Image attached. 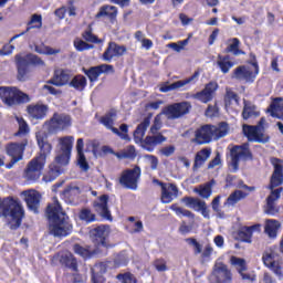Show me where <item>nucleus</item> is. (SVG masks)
<instances>
[{"label":"nucleus","mask_w":283,"mask_h":283,"mask_svg":"<svg viewBox=\"0 0 283 283\" xmlns=\"http://www.w3.org/2000/svg\"><path fill=\"white\" fill-rule=\"evenodd\" d=\"M91 240L96 247L94 253H98L101 249H105L104 254L107 255V249H109V226H97L90 231Z\"/></svg>","instance_id":"obj_6"},{"label":"nucleus","mask_w":283,"mask_h":283,"mask_svg":"<svg viewBox=\"0 0 283 283\" xmlns=\"http://www.w3.org/2000/svg\"><path fill=\"white\" fill-rule=\"evenodd\" d=\"M151 125V117L147 116L144 120L136 127L134 132L135 143H143V138H145V133L147 128Z\"/></svg>","instance_id":"obj_34"},{"label":"nucleus","mask_w":283,"mask_h":283,"mask_svg":"<svg viewBox=\"0 0 283 283\" xmlns=\"http://www.w3.org/2000/svg\"><path fill=\"white\" fill-rule=\"evenodd\" d=\"M70 71L67 70H56L54 72L53 78L49 80V85H55V87H63V85H70Z\"/></svg>","instance_id":"obj_24"},{"label":"nucleus","mask_w":283,"mask_h":283,"mask_svg":"<svg viewBox=\"0 0 283 283\" xmlns=\"http://www.w3.org/2000/svg\"><path fill=\"white\" fill-rule=\"evenodd\" d=\"M109 195H102L97 201H94L93 207L96 213L103 218V220H107L112 222L114 217H112V211H109Z\"/></svg>","instance_id":"obj_14"},{"label":"nucleus","mask_w":283,"mask_h":283,"mask_svg":"<svg viewBox=\"0 0 283 283\" xmlns=\"http://www.w3.org/2000/svg\"><path fill=\"white\" fill-rule=\"evenodd\" d=\"M230 264L234 266L238 273H244L247 271V260L238 256H231Z\"/></svg>","instance_id":"obj_44"},{"label":"nucleus","mask_w":283,"mask_h":283,"mask_svg":"<svg viewBox=\"0 0 283 283\" xmlns=\"http://www.w3.org/2000/svg\"><path fill=\"white\" fill-rule=\"evenodd\" d=\"M217 65H218V67H220L222 74H229L231 67H233V65H235V63H233V62H222V61L218 60Z\"/></svg>","instance_id":"obj_63"},{"label":"nucleus","mask_w":283,"mask_h":283,"mask_svg":"<svg viewBox=\"0 0 283 283\" xmlns=\"http://www.w3.org/2000/svg\"><path fill=\"white\" fill-rule=\"evenodd\" d=\"M210 283H231L233 275L231 270L224 263H216L212 268V273L209 276Z\"/></svg>","instance_id":"obj_12"},{"label":"nucleus","mask_w":283,"mask_h":283,"mask_svg":"<svg viewBox=\"0 0 283 283\" xmlns=\"http://www.w3.org/2000/svg\"><path fill=\"white\" fill-rule=\"evenodd\" d=\"M118 15V8L115 6L104 4L99 8V11L96 13L95 19H103V17H107L109 21L116 20Z\"/></svg>","instance_id":"obj_32"},{"label":"nucleus","mask_w":283,"mask_h":283,"mask_svg":"<svg viewBox=\"0 0 283 283\" xmlns=\"http://www.w3.org/2000/svg\"><path fill=\"white\" fill-rule=\"evenodd\" d=\"M0 218H10L9 227L12 231H17L25 218V210L21 202L12 197L0 198Z\"/></svg>","instance_id":"obj_2"},{"label":"nucleus","mask_w":283,"mask_h":283,"mask_svg":"<svg viewBox=\"0 0 283 283\" xmlns=\"http://www.w3.org/2000/svg\"><path fill=\"white\" fill-rule=\"evenodd\" d=\"M140 166H135L132 169L123 171L119 178V184L126 189H133V191H136L138 189V180H140Z\"/></svg>","instance_id":"obj_10"},{"label":"nucleus","mask_w":283,"mask_h":283,"mask_svg":"<svg viewBox=\"0 0 283 283\" xmlns=\"http://www.w3.org/2000/svg\"><path fill=\"white\" fill-rule=\"evenodd\" d=\"M129 262V256H127V252H119L115 259H114V264L115 266H127Z\"/></svg>","instance_id":"obj_54"},{"label":"nucleus","mask_w":283,"mask_h":283,"mask_svg":"<svg viewBox=\"0 0 283 283\" xmlns=\"http://www.w3.org/2000/svg\"><path fill=\"white\" fill-rule=\"evenodd\" d=\"M127 52V48L125 45H118L116 42H109L107 49L103 53V60L107 63H112V59L120 57L123 54Z\"/></svg>","instance_id":"obj_22"},{"label":"nucleus","mask_w":283,"mask_h":283,"mask_svg":"<svg viewBox=\"0 0 283 283\" xmlns=\"http://www.w3.org/2000/svg\"><path fill=\"white\" fill-rule=\"evenodd\" d=\"M45 125H49V132L51 133L67 129L72 125V117L65 113H54L52 118L45 122Z\"/></svg>","instance_id":"obj_13"},{"label":"nucleus","mask_w":283,"mask_h":283,"mask_svg":"<svg viewBox=\"0 0 283 283\" xmlns=\"http://www.w3.org/2000/svg\"><path fill=\"white\" fill-rule=\"evenodd\" d=\"M167 142V137H165L163 134H158L155 136H147L144 139L145 145H155V147L157 145H161V143Z\"/></svg>","instance_id":"obj_48"},{"label":"nucleus","mask_w":283,"mask_h":283,"mask_svg":"<svg viewBox=\"0 0 283 283\" xmlns=\"http://www.w3.org/2000/svg\"><path fill=\"white\" fill-rule=\"evenodd\" d=\"M258 116H260V111H258V106L244 99L242 111L243 120H249V118H258Z\"/></svg>","instance_id":"obj_33"},{"label":"nucleus","mask_w":283,"mask_h":283,"mask_svg":"<svg viewBox=\"0 0 283 283\" xmlns=\"http://www.w3.org/2000/svg\"><path fill=\"white\" fill-rule=\"evenodd\" d=\"M218 82L211 81L208 84H206L202 91L197 92L195 95H192V98H196L201 103H210V101H213V94L218 92Z\"/></svg>","instance_id":"obj_18"},{"label":"nucleus","mask_w":283,"mask_h":283,"mask_svg":"<svg viewBox=\"0 0 283 283\" xmlns=\"http://www.w3.org/2000/svg\"><path fill=\"white\" fill-rule=\"evenodd\" d=\"M253 231H260V224H254L251 227H241L237 233V239L240 240V242H247L248 244H251L253 238Z\"/></svg>","instance_id":"obj_28"},{"label":"nucleus","mask_w":283,"mask_h":283,"mask_svg":"<svg viewBox=\"0 0 283 283\" xmlns=\"http://www.w3.org/2000/svg\"><path fill=\"white\" fill-rule=\"evenodd\" d=\"M62 174L61 166L51 165L50 170L46 176L43 177V180L45 182H53V180H56L59 176Z\"/></svg>","instance_id":"obj_43"},{"label":"nucleus","mask_w":283,"mask_h":283,"mask_svg":"<svg viewBox=\"0 0 283 283\" xmlns=\"http://www.w3.org/2000/svg\"><path fill=\"white\" fill-rule=\"evenodd\" d=\"M230 168L232 174H238L240 170V160H253V153H251V148H249V143H244L242 145H235L230 149Z\"/></svg>","instance_id":"obj_5"},{"label":"nucleus","mask_w":283,"mask_h":283,"mask_svg":"<svg viewBox=\"0 0 283 283\" xmlns=\"http://www.w3.org/2000/svg\"><path fill=\"white\" fill-rule=\"evenodd\" d=\"M232 78L245 81V83H253L255 81V74L249 67L241 65L233 71Z\"/></svg>","instance_id":"obj_25"},{"label":"nucleus","mask_w":283,"mask_h":283,"mask_svg":"<svg viewBox=\"0 0 283 283\" xmlns=\"http://www.w3.org/2000/svg\"><path fill=\"white\" fill-rule=\"evenodd\" d=\"M59 145L60 150L57 151V155L55 157V163L61 167H66V165H70V158H72V147L74 145V137H62L60 138Z\"/></svg>","instance_id":"obj_7"},{"label":"nucleus","mask_w":283,"mask_h":283,"mask_svg":"<svg viewBox=\"0 0 283 283\" xmlns=\"http://www.w3.org/2000/svg\"><path fill=\"white\" fill-rule=\"evenodd\" d=\"M0 98L7 107L25 105L31 101L30 95L17 88V86H0Z\"/></svg>","instance_id":"obj_4"},{"label":"nucleus","mask_w":283,"mask_h":283,"mask_svg":"<svg viewBox=\"0 0 283 283\" xmlns=\"http://www.w3.org/2000/svg\"><path fill=\"white\" fill-rule=\"evenodd\" d=\"M249 197V192H244L242 190H234L223 203V207H235L240 200H244V198Z\"/></svg>","instance_id":"obj_35"},{"label":"nucleus","mask_w":283,"mask_h":283,"mask_svg":"<svg viewBox=\"0 0 283 283\" xmlns=\"http://www.w3.org/2000/svg\"><path fill=\"white\" fill-rule=\"evenodd\" d=\"M27 112L31 118L35 120H43L45 116H48V105L36 104V105H29L27 107Z\"/></svg>","instance_id":"obj_30"},{"label":"nucleus","mask_w":283,"mask_h":283,"mask_svg":"<svg viewBox=\"0 0 283 283\" xmlns=\"http://www.w3.org/2000/svg\"><path fill=\"white\" fill-rule=\"evenodd\" d=\"M282 191L283 188H277L272 190L270 196H268L266 203L263 207V211L266 216H277V213H280V208L275 206V202L282 198Z\"/></svg>","instance_id":"obj_17"},{"label":"nucleus","mask_w":283,"mask_h":283,"mask_svg":"<svg viewBox=\"0 0 283 283\" xmlns=\"http://www.w3.org/2000/svg\"><path fill=\"white\" fill-rule=\"evenodd\" d=\"M209 158H211V148H203L195 156V163L192 166L193 171H198L202 165H205Z\"/></svg>","instance_id":"obj_31"},{"label":"nucleus","mask_w":283,"mask_h":283,"mask_svg":"<svg viewBox=\"0 0 283 283\" xmlns=\"http://www.w3.org/2000/svg\"><path fill=\"white\" fill-rule=\"evenodd\" d=\"M36 143L40 148V155L34 159L45 165L48 156L52 154V144L48 143V136L41 134L36 135Z\"/></svg>","instance_id":"obj_20"},{"label":"nucleus","mask_w":283,"mask_h":283,"mask_svg":"<svg viewBox=\"0 0 283 283\" xmlns=\"http://www.w3.org/2000/svg\"><path fill=\"white\" fill-rule=\"evenodd\" d=\"M212 134L217 140L224 138L229 134V124L227 122H220L217 126L212 125Z\"/></svg>","instance_id":"obj_40"},{"label":"nucleus","mask_w":283,"mask_h":283,"mask_svg":"<svg viewBox=\"0 0 283 283\" xmlns=\"http://www.w3.org/2000/svg\"><path fill=\"white\" fill-rule=\"evenodd\" d=\"M117 280H119L122 283H138L136 276H134L132 273L118 274Z\"/></svg>","instance_id":"obj_62"},{"label":"nucleus","mask_w":283,"mask_h":283,"mask_svg":"<svg viewBox=\"0 0 283 283\" xmlns=\"http://www.w3.org/2000/svg\"><path fill=\"white\" fill-rule=\"evenodd\" d=\"M243 134L248 138L249 143L266 145V143L271 142V136L264 134V130H255V133H252L251 129H243Z\"/></svg>","instance_id":"obj_26"},{"label":"nucleus","mask_w":283,"mask_h":283,"mask_svg":"<svg viewBox=\"0 0 283 283\" xmlns=\"http://www.w3.org/2000/svg\"><path fill=\"white\" fill-rule=\"evenodd\" d=\"M61 264L66 266V269H71L72 271H78V263L76 262V258H74V254L66 252L61 255L60 258Z\"/></svg>","instance_id":"obj_37"},{"label":"nucleus","mask_w":283,"mask_h":283,"mask_svg":"<svg viewBox=\"0 0 283 283\" xmlns=\"http://www.w3.org/2000/svg\"><path fill=\"white\" fill-rule=\"evenodd\" d=\"M74 252L77 254V255H81L82 258H92V253L90 252V250L81 247L80 244H75L74 245Z\"/></svg>","instance_id":"obj_64"},{"label":"nucleus","mask_w":283,"mask_h":283,"mask_svg":"<svg viewBox=\"0 0 283 283\" xmlns=\"http://www.w3.org/2000/svg\"><path fill=\"white\" fill-rule=\"evenodd\" d=\"M61 196L65 202H69V205H74L75 200H77L78 196H81V188L74 184H70L61 192Z\"/></svg>","instance_id":"obj_27"},{"label":"nucleus","mask_w":283,"mask_h":283,"mask_svg":"<svg viewBox=\"0 0 283 283\" xmlns=\"http://www.w3.org/2000/svg\"><path fill=\"white\" fill-rule=\"evenodd\" d=\"M80 220L90 224V222H96V214L92 213V210L84 208L80 212Z\"/></svg>","instance_id":"obj_52"},{"label":"nucleus","mask_w":283,"mask_h":283,"mask_svg":"<svg viewBox=\"0 0 283 283\" xmlns=\"http://www.w3.org/2000/svg\"><path fill=\"white\" fill-rule=\"evenodd\" d=\"M170 209L171 211H175L176 216H184L185 218H190V220H193L196 218V214L193 212L185 208L178 207V203H172L170 206Z\"/></svg>","instance_id":"obj_45"},{"label":"nucleus","mask_w":283,"mask_h":283,"mask_svg":"<svg viewBox=\"0 0 283 283\" xmlns=\"http://www.w3.org/2000/svg\"><path fill=\"white\" fill-rule=\"evenodd\" d=\"M91 271L92 275H105L107 273V264L103 262L96 263Z\"/></svg>","instance_id":"obj_60"},{"label":"nucleus","mask_w":283,"mask_h":283,"mask_svg":"<svg viewBox=\"0 0 283 283\" xmlns=\"http://www.w3.org/2000/svg\"><path fill=\"white\" fill-rule=\"evenodd\" d=\"M35 52L38 53V54H48L49 56H52V55H54V54H59V50H56V49H52V48H50V46H46V45H43V44H41V45H35Z\"/></svg>","instance_id":"obj_53"},{"label":"nucleus","mask_w":283,"mask_h":283,"mask_svg":"<svg viewBox=\"0 0 283 283\" xmlns=\"http://www.w3.org/2000/svg\"><path fill=\"white\" fill-rule=\"evenodd\" d=\"M193 191L205 200H209V198H211V195L213 193V190L206 185H201L199 186V188H195Z\"/></svg>","instance_id":"obj_50"},{"label":"nucleus","mask_w":283,"mask_h":283,"mask_svg":"<svg viewBox=\"0 0 283 283\" xmlns=\"http://www.w3.org/2000/svg\"><path fill=\"white\" fill-rule=\"evenodd\" d=\"M15 120L19 125V130L14 134V136H25V134L30 133V127L28 126V122H25L23 117H15Z\"/></svg>","instance_id":"obj_49"},{"label":"nucleus","mask_w":283,"mask_h":283,"mask_svg":"<svg viewBox=\"0 0 283 283\" xmlns=\"http://www.w3.org/2000/svg\"><path fill=\"white\" fill-rule=\"evenodd\" d=\"M231 44L226 48L227 54L232 53L234 56L244 54V51L240 50V39L233 38L230 40Z\"/></svg>","instance_id":"obj_41"},{"label":"nucleus","mask_w":283,"mask_h":283,"mask_svg":"<svg viewBox=\"0 0 283 283\" xmlns=\"http://www.w3.org/2000/svg\"><path fill=\"white\" fill-rule=\"evenodd\" d=\"M119 159L136 158V148L129 146L125 151L115 154Z\"/></svg>","instance_id":"obj_58"},{"label":"nucleus","mask_w":283,"mask_h":283,"mask_svg":"<svg viewBox=\"0 0 283 283\" xmlns=\"http://www.w3.org/2000/svg\"><path fill=\"white\" fill-rule=\"evenodd\" d=\"M27 207L33 213H39V207H41V195L36 190H25L21 193Z\"/></svg>","instance_id":"obj_19"},{"label":"nucleus","mask_w":283,"mask_h":283,"mask_svg":"<svg viewBox=\"0 0 283 283\" xmlns=\"http://www.w3.org/2000/svg\"><path fill=\"white\" fill-rule=\"evenodd\" d=\"M32 65H45V62L39 55L29 53L27 55H15L17 80L20 83L30 81L32 74Z\"/></svg>","instance_id":"obj_3"},{"label":"nucleus","mask_w":283,"mask_h":283,"mask_svg":"<svg viewBox=\"0 0 283 283\" xmlns=\"http://www.w3.org/2000/svg\"><path fill=\"white\" fill-rule=\"evenodd\" d=\"M174 200V193L169 191L168 187L166 186L164 189H161V202L164 205H169Z\"/></svg>","instance_id":"obj_61"},{"label":"nucleus","mask_w":283,"mask_h":283,"mask_svg":"<svg viewBox=\"0 0 283 283\" xmlns=\"http://www.w3.org/2000/svg\"><path fill=\"white\" fill-rule=\"evenodd\" d=\"M84 147L85 143L83 142V138H78L76 142L77 165L82 171H90V164L87 163L85 153H83Z\"/></svg>","instance_id":"obj_29"},{"label":"nucleus","mask_w":283,"mask_h":283,"mask_svg":"<svg viewBox=\"0 0 283 283\" xmlns=\"http://www.w3.org/2000/svg\"><path fill=\"white\" fill-rule=\"evenodd\" d=\"M25 147H28V139H23L20 143H10L6 146L7 156L11 158L10 163L7 164V169H12L17 163L23 160Z\"/></svg>","instance_id":"obj_8"},{"label":"nucleus","mask_w":283,"mask_h":283,"mask_svg":"<svg viewBox=\"0 0 283 283\" xmlns=\"http://www.w3.org/2000/svg\"><path fill=\"white\" fill-rule=\"evenodd\" d=\"M83 72L85 75H87L91 83H96V81H98V76H101V70L98 66H92L88 70L83 69Z\"/></svg>","instance_id":"obj_46"},{"label":"nucleus","mask_w":283,"mask_h":283,"mask_svg":"<svg viewBox=\"0 0 283 283\" xmlns=\"http://www.w3.org/2000/svg\"><path fill=\"white\" fill-rule=\"evenodd\" d=\"M116 118H118V111L116 108H111L99 118L98 122L101 125H104L107 129L113 132V134L118 136L122 140H130L129 135L123 134L118 128L114 127Z\"/></svg>","instance_id":"obj_11"},{"label":"nucleus","mask_w":283,"mask_h":283,"mask_svg":"<svg viewBox=\"0 0 283 283\" xmlns=\"http://www.w3.org/2000/svg\"><path fill=\"white\" fill-rule=\"evenodd\" d=\"M186 242H187V244H189V247H193L195 255H200V253H202V244H200V242H198V240H196L193 238H187Z\"/></svg>","instance_id":"obj_55"},{"label":"nucleus","mask_w":283,"mask_h":283,"mask_svg":"<svg viewBox=\"0 0 283 283\" xmlns=\"http://www.w3.org/2000/svg\"><path fill=\"white\" fill-rule=\"evenodd\" d=\"M282 227L280 221L275 219H268L265 221L264 231L269 235V238H277V230Z\"/></svg>","instance_id":"obj_39"},{"label":"nucleus","mask_w":283,"mask_h":283,"mask_svg":"<svg viewBox=\"0 0 283 283\" xmlns=\"http://www.w3.org/2000/svg\"><path fill=\"white\" fill-rule=\"evenodd\" d=\"M46 217L49 220V230L54 238H65L72 233V223L70 218L63 211L57 198H54L53 203H49L46 207Z\"/></svg>","instance_id":"obj_1"},{"label":"nucleus","mask_w":283,"mask_h":283,"mask_svg":"<svg viewBox=\"0 0 283 283\" xmlns=\"http://www.w3.org/2000/svg\"><path fill=\"white\" fill-rule=\"evenodd\" d=\"M268 112L270 113V116H272V118H282V116H280L277 113L283 112V98H273L270 107L268 108Z\"/></svg>","instance_id":"obj_38"},{"label":"nucleus","mask_w":283,"mask_h":283,"mask_svg":"<svg viewBox=\"0 0 283 283\" xmlns=\"http://www.w3.org/2000/svg\"><path fill=\"white\" fill-rule=\"evenodd\" d=\"M69 87H73L76 92H85V87H87V77L81 74L73 76L69 82Z\"/></svg>","instance_id":"obj_36"},{"label":"nucleus","mask_w":283,"mask_h":283,"mask_svg":"<svg viewBox=\"0 0 283 283\" xmlns=\"http://www.w3.org/2000/svg\"><path fill=\"white\" fill-rule=\"evenodd\" d=\"M189 112H191V103L189 102L174 103L163 109V114L168 120H178V118L187 116Z\"/></svg>","instance_id":"obj_9"},{"label":"nucleus","mask_w":283,"mask_h":283,"mask_svg":"<svg viewBox=\"0 0 283 283\" xmlns=\"http://www.w3.org/2000/svg\"><path fill=\"white\" fill-rule=\"evenodd\" d=\"M200 76V72L196 71L190 77L182 80V81H177L174 82L172 84H169V82H166L161 84L159 87V92L163 94H167V92H174L176 90H180V87H185V85H189V83H193L196 78Z\"/></svg>","instance_id":"obj_21"},{"label":"nucleus","mask_w":283,"mask_h":283,"mask_svg":"<svg viewBox=\"0 0 283 283\" xmlns=\"http://www.w3.org/2000/svg\"><path fill=\"white\" fill-rule=\"evenodd\" d=\"M82 36L87 43H101L98 36L93 33L92 24H88L87 29L82 33Z\"/></svg>","instance_id":"obj_47"},{"label":"nucleus","mask_w":283,"mask_h":283,"mask_svg":"<svg viewBox=\"0 0 283 283\" xmlns=\"http://www.w3.org/2000/svg\"><path fill=\"white\" fill-rule=\"evenodd\" d=\"M213 128L212 125H203L196 130V143L197 145H207L213 140Z\"/></svg>","instance_id":"obj_23"},{"label":"nucleus","mask_w":283,"mask_h":283,"mask_svg":"<svg viewBox=\"0 0 283 283\" xmlns=\"http://www.w3.org/2000/svg\"><path fill=\"white\" fill-rule=\"evenodd\" d=\"M43 25V17L41 14L34 13L31 20L28 22V28H41Z\"/></svg>","instance_id":"obj_56"},{"label":"nucleus","mask_w":283,"mask_h":283,"mask_svg":"<svg viewBox=\"0 0 283 283\" xmlns=\"http://www.w3.org/2000/svg\"><path fill=\"white\" fill-rule=\"evenodd\" d=\"M279 258L277 254V248H270L265 253L263 254V263L266 264H273L276 263L275 260Z\"/></svg>","instance_id":"obj_42"},{"label":"nucleus","mask_w":283,"mask_h":283,"mask_svg":"<svg viewBox=\"0 0 283 283\" xmlns=\"http://www.w3.org/2000/svg\"><path fill=\"white\" fill-rule=\"evenodd\" d=\"M201 201H202V200H200V199H198V198L188 197V196L181 198V202H182L186 207H188V209H193L195 211L198 209V207H199V205H200Z\"/></svg>","instance_id":"obj_51"},{"label":"nucleus","mask_w":283,"mask_h":283,"mask_svg":"<svg viewBox=\"0 0 283 283\" xmlns=\"http://www.w3.org/2000/svg\"><path fill=\"white\" fill-rule=\"evenodd\" d=\"M264 123H266V119L264 117H262L259 120L258 125L253 126V125L244 124L243 129H250V133L255 134V132H258V130H264Z\"/></svg>","instance_id":"obj_57"},{"label":"nucleus","mask_w":283,"mask_h":283,"mask_svg":"<svg viewBox=\"0 0 283 283\" xmlns=\"http://www.w3.org/2000/svg\"><path fill=\"white\" fill-rule=\"evenodd\" d=\"M45 167V164L43 161H39V159H32L24 170V178L29 182H36L41 178V171H43V168Z\"/></svg>","instance_id":"obj_16"},{"label":"nucleus","mask_w":283,"mask_h":283,"mask_svg":"<svg viewBox=\"0 0 283 283\" xmlns=\"http://www.w3.org/2000/svg\"><path fill=\"white\" fill-rule=\"evenodd\" d=\"M271 165H273L274 171L272 174L268 189H270L271 191H275V187H280V185H282L283 182L282 160L280 158L272 157Z\"/></svg>","instance_id":"obj_15"},{"label":"nucleus","mask_w":283,"mask_h":283,"mask_svg":"<svg viewBox=\"0 0 283 283\" xmlns=\"http://www.w3.org/2000/svg\"><path fill=\"white\" fill-rule=\"evenodd\" d=\"M196 211H200L201 216H203V218H206V220H210L211 219V214H210L211 211L207 207V202L206 201L201 200L199 206H197Z\"/></svg>","instance_id":"obj_59"}]
</instances>
